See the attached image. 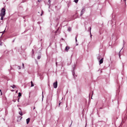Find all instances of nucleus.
I'll return each instance as SVG.
<instances>
[{
	"label": "nucleus",
	"instance_id": "1",
	"mask_svg": "<svg viewBox=\"0 0 127 127\" xmlns=\"http://www.w3.org/2000/svg\"><path fill=\"white\" fill-rule=\"evenodd\" d=\"M5 9L4 8H3L1 9L0 15L5 16Z\"/></svg>",
	"mask_w": 127,
	"mask_h": 127
},
{
	"label": "nucleus",
	"instance_id": "2",
	"mask_svg": "<svg viewBox=\"0 0 127 127\" xmlns=\"http://www.w3.org/2000/svg\"><path fill=\"white\" fill-rule=\"evenodd\" d=\"M53 86L54 88H57L58 86V82L57 81L53 83Z\"/></svg>",
	"mask_w": 127,
	"mask_h": 127
},
{
	"label": "nucleus",
	"instance_id": "3",
	"mask_svg": "<svg viewBox=\"0 0 127 127\" xmlns=\"http://www.w3.org/2000/svg\"><path fill=\"white\" fill-rule=\"evenodd\" d=\"M85 11V9H83L81 11V13L80 14V16H81L84 13Z\"/></svg>",
	"mask_w": 127,
	"mask_h": 127
},
{
	"label": "nucleus",
	"instance_id": "4",
	"mask_svg": "<svg viewBox=\"0 0 127 127\" xmlns=\"http://www.w3.org/2000/svg\"><path fill=\"white\" fill-rule=\"evenodd\" d=\"M74 67L73 68V71H72V73L73 75V76L74 77V78H75V77L77 76V75H75V73H74Z\"/></svg>",
	"mask_w": 127,
	"mask_h": 127
},
{
	"label": "nucleus",
	"instance_id": "5",
	"mask_svg": "<svg viewBox=\"0 0 127 127\" xmlns=\"http://www.w3.org/2000/svg\"><path fill=\"white\" fill-rule=\"evenodd\" d=\"M103 58H102L101 59H100L99 61V64H101L103 62Z\"/></svg>",
	"mask_w": 127,
	"mask_h": 127
},
{
	"label": "nucleus",
	"instance_id": "6",
	"mask_svg": "<svg viewBox=\"0 0 127 127\" xmlns=\"http://www.w3.org/2000/svg\"><path fill=\"white\" fill-rule=\"evenodd\" d=\"M69 49V47L68 46H66L65 48V50L67 52Z\"/></svg>",
	"mask_w": 127,
	"mask_h": 127
},
{
	"label": "nucleus",
	"instance_id": "7",
	"mask_svg": "<svg viewBox=\"0 0 127 127\" xmlns=\"http://www.w3.org/2000/svg\"><path fill=\"white\" fill-rule=\"evenodd\" d=\"M30 121V118H28L27 119H26V122H27V124H28Z\"/></svg>",
	"mask_w": 127,
	"mask_h": 127
},
{
	"label": "nucleus",
	"instance_id": "8",
	"mask_svg": "<svg viewBox=\"0 0 127 127\" xmlns=\"http://www.w3.org/2000/svg\"><path fill=\"white\" fill-rule=\"evenodd\" d=\"M4 16H5L0 15V16H1V19H0L1 20H2L3 19V17Z\"/></svg>",
	"mask_w": 127,
	"mask_h": 127
},
{
	"label": "nucleus",
	"instance_id": "9",
	"mask_svg": "<svg viewBox=\"0 0 127 127\" xmlns=\"http://www.w3.org/2000/svg\"><path fill=\"white\" fill-rule=\"evenodd\" d=\"M89 30H90V34L91 35V38L92 35H91V27H89Z\"/></svg>",
	"mask_w": 127,
	"mask_h": 127
},
{
	"label": "nucleus",
	"instance_id": "10",
	"mask_svg": "<svg viewBox=\"0 0 127 127\" xmlns=\"http://www.w3.org/2000/svg\"><path fill=\"white\" fill-rule=\"evenodd\" d=\"M71 30V28L70 27H68V30L69 31H70Z\"/></svg>",
	"mask_w": 127,
	"mask_h": 127
},
{
	"label": "nucleus",
	"instance_id": "11",
	"mask_svg": "<svg viewBox=\"0 0 127 127\" xmlns=\"http://www.w3.org/2000/svg\"><path fill=\"white\" fill-rule=\"evenodd\" d=\"M19 114L21 116L23 115L22 112L21 111L20 112H19Z\"/></svg>",
	"mask_w": 127,
	"mask_h": 127
},
{
	"label": "nucleus",
	"instance_id": "12",
	"mask_svg": "<svg viewBox=\"0 0 127 127\" xmlns=\"http://www.w3.org/2000/svg\"><path fill=\"white\" fill-rule=\"evenodd\" d=\"M31 86L32 87H33L34 86V85L33 84V82L32 81H31Z\"/></svg>",
	"mask_w": 127,
	"mask_h": 127
},
{
	"label": "nucleus",
	"instance_id": "13",
	"mask_svg": "<svg viewBox=\"0 0 127 127\" xmlns=\"http://www.w3.org/2000/svg\"><path fill=\"white\" fill-rule=\"evenodd\" d=\"M21 96V94L20 92L18 93V96L20 97Z\"/></svg>",
	"mask_w": 127,
	"mask_h": 127
},
{
	"label": "nucleus",
	"instance_id": "14",
	"mask_svg": "<svg viewBox=\"0 0 127 127\" xmlns=\"http://www.w3.org/2000/svg\"><path fill=\"white\" fill-rule=\"evenodd\" d=\"M40 58H41L40 56H38L37 57V59H40Z\"/></svg>",
	"mask_w": 127,
	"mask_h": 127
},
{
	"label": "nucleus",
	"instance_id": "15",
	"mask_svg": "<svg viewBox=\"0 0 127 127\" xmlns=\"http://www.w3.org/2000/svg\"><path fill=\"white\" fill-rule=\"evenodd\" d=\"M78 1V0H74V1L75 3H77Z\"/></svg>",
	"mask_w": 127,
	"mask_h": 127
},
{
	"label": "nucleus",
	"instance_id": "16",
	"mask_svg": "<svg viewBox=\"0 0 127 127\" xmlns=\"http://www.w3.org/2000/svg\"><path fill=\"white\" fill-rule=\"evenodd\" d=\"M77 36H78V35H77L75 37V41H76V42L77 41Z\"/></svg>",
	"mask_w": 127,
	"mask_h": 127
},
{
	"label": "nucleus",
	"instance_id": "17",
	"mask_svg": "<svg viewBox=\"0 0 127 127\" xmlns=\"http://www.w3.org/2000/svg\"><path fill=\"white\" fill-rule=\"evenodd\" d=\"M97 59H98V60H99L100 59V56H98L97 57Z\"/></svg>",
	"mask_w": 127,
	"mask_h": 127
},
{
	"label": "nucleus",
	"instance_id": "18",
	"mask_svg": "<svg viewBox=\"0 0 127 127\" xmlns=\"http://www.w3.org/2000/svg\"><path fill=\"white\" fill-rule=\"evenodd\" d=\"M11 87H12L13 89H14L15 87V86L14 85H13V86H11Z\"/></svg>",
	"mask_w": 127,
	"mask_h": 127
},
{
	"label": "nucleus",
	"instance_id": "19",
	"mask_svg": "<svg viewBox=\"0 0 127 127\" xmlns=\"http://www.w3.org/2000/svg\"><path fill=\"white\" fill-rule=\"evenodd\" d=\"M59 65H61L62 67L63 66V63H62L61 64H59Z\"/></svg>",
	"mask_w": 127,
	"mask_h": 127
},
{
	"label": "nucleus",
	"instance_id": "20",
	"mask_svg": "<svg viewBox=\"0 0 127 127\" xmlns=\"http://www.w3.org/2000/svg\"><path fill=\"white\" fill-rule=\"evenodd\" d=\"M0 46L2 45V43L0 41Z\"/></svg>",
	"mask_w": 127,
	"mask_h": 127
},
{
	"label": "nucleus",
	"instance_id": "21",
	"mask_svg": "<svg viewBox=\"0 0 127 127\" xmlns=\"http://www.w3.org/2000/svg\"><path fill=\"white\" fill-rule=\"evenodd\" d=\"M42 14H43V11H42L41 13L40 14V15L41 16H42Z\"/></svg>",
	"mask_w": 127,
	"mask_h": 127
},
{
	"label": "nucleus",
	"instance_id": "22",
	"mask_svg": "<svg viewBox=\"0 0 127 127\" xmlns=\"http://www.w3.org/2000/svg\"><path fill=\"white\" fill-rule=\"evenodd\" d=\"M43 92H42V99H43Z\"/></svg>",
	"mask_w": 127,
	"mask_h": 127
},
{
	"label": "nucleus",
	"instance_id": "23",
	"mask_svg": "<svg viewBox=\"0 0 127 127\" xmlns=\"http://www.w3.org/2000/svg\"><path fill=\"white\" fill-rule=\"evenodd\" d=\"M18 67L19 68V69H20V66H18Z\"/></svg>",
	"mask_w": 127,
	"mask_h": 127
},
{
	"label": "nucleus",
	"instance_id": "24",
	"mask_svg": "<svg viewBox=\"0 0 127 127\" xmlns=\"http://www.w3.org/2000/svg\"><path fill=\"white\" fill-rule=\"evenodd\" d=\"M48 2H49V3H50L51 2L50 0H48Z\"/></svg>",
	"mask_w": 127,
	"mask_h": 127
},
{
	"label": "nucleus",
	"instance_id": "25",
	"mask_svg": "<svg viewBox=\"0 0 127 127\" xmlns=\"http://www.w3.org/2000/svg\"><path fill=\"white\" fill-rule=\"evenodd\" d=\"M119 57L120 58V59L121 58H120V54H119Z\"/></svg>",
	"mask_w": 127,
	"mask_h": 127
},
{
	"label": "nucleus",
	"instance_id": "26",
	"mask_svg": "<svg viewBox=\"0 0 127 127\" xmlns=\"http://www.w3.org/2000/svg\"><path fill=\"white\" fill-rule=\"evenodd\" d=\"M123 45H124L125 44V41H124V40H123Z\"/></svg>",
	"mask_w": 127,
	"mask_h": 127
},
{
	"label": "nucleus",
	"instance_id": "27",
	"mask_svg": "<svg viewBox=\"0 0 127 127\" xmlns=\"http://www.w3.org/2000/svg\"><path fill=\"white\" fill-rule=\"evenodd\" d=\"M22 65L23 66V68H24V64L23 63L22 64Z\"/></svg>",
	"mask_w": 127,
	"mask_h": 127
},
{
	"label": "nucleus",
	"instance_id": "28",
	"mask_svg": "<svg viewBox=\"0 0 127 127\" xmlns=\"http://www.w3.org/2000/svg\"><path fill=\"white\" fill-rule=\"evenodd\" d=\"M72 122H71V125H70V126H69V127H70V126H71V124H72Z\"/></svg>",
	"mask_w": 127,
	"mask_h": 127
},
{
	"label": "nucleus",
	"instance_id": "29",
	"mask_svg": "<svg viewBox=\"0 0 127 127\" xmlns=\"http://www.w3.org/2000/svg\"><path fill=\"white\" fill-rule=\"evenodd\" d=\"M41 1V0H38V1L39 2L40 1Z\"/></svg>",
	"mask_w": 127,
	"mask_h": 127
},
{
	"label": "nucleus",
	"instance_id": "30",
	"mask_svg": "<svg viewBox=\"0 0 127 127\" xmlns=\"http://www.w3.org/2000/svg\"><path fill=\"white\" fill-rule=\"evenodd\" d=\"M56 65L57 66V62H56Z\"/></svg>",
	"mask_w": 127,
	"mask_h": 127
},
{
	"label": "nucleus",
	"instance_id": "31",
	"mask_svg": "<svg viewBox=\"0 0 127 127\" xmlns=\"http://www.w3.org/2000/svg\"><path fill=\"white\" fill-rule=\"evenodd\" d=\"M0 93H1V95H2V93L1 92Z\"/></svg>",
	"mask_w": 127,
	"mask_h": 127
},
{
	"label": "nucleus",
	"instance_id": "32",
	"mask_svg": "<svg viewBox=\"0 0 127 127\" xmlns=\"http://www.w3.org/2000/svg\"><path fill=\"white\" fill-rule=\"evenodd\" d=\"M16 101V100H14V102H15Z\"/></svg>",
	"mask_w": 127,
	"mask_h": 127
},
{
	"label": "nucleus",
	"instance_id": "33",
	"mask_svg": "<svg viewBox=\"0 0 127 127\" xmlns=\"http://www.w3.org/2000/svg\"><path fill=\"white\" fill-rule=\"evenodd\" d=\"M35 108V107H34L33 108V110H34Z\"/></svg>",
	"mask_w": 127,
	"mask_h": 127
},
{
	"label": "nucleus",
	"instance_id": "34",
	"mask_svg": "<svg viewBox=\"0 0 127 127\" xmlns=\"http://www.w3.org/2000/svg\"><path fill=\"white\" fill-rule=\"evenodd\" d=\"M3 34V33H2V34H1V36H2V34Z\"/></svg>",
	"mask_w": 127,
	"mask_h": 127
},
{
	"label": "nucleus",
	"instance_id": "35",
	"mask_svg": "<svg viewBox=\"0 0 127 127\" xmlns=\"http://www.w3.org/2000/svg\"><path fill=\"white\" fill-rule=\"evenodd\" d=\"M60 103H59V106H60Z\"/></svg>",
	"mask_w": 127,
	"mask_h": 127
},
{
	"label": "nucleus",
	"instance_id": "36",
	"mask_svg": "<svg viewBox=\"0 0 127 127\" xmlns=\"http://www.w3.org/2000/svg\"><path fill=\"white\" fill-rule=\"evenodd\" d=\"M19 109L21 110V109L20 108H19Z\"/></svg>",
	"mask_w": 127,
	"mask_h": 127
},
{
	"label": "nucleus",
	"instance_id": "37",
	"mask_svg": "<svg viewBox=\"0 0 127 127\" xmlns=\"http://www.w3.org/2000/svg\"><path fill=\"white\" fill-rule=\"evenodd\" d=\"M0 92H1V90H0Z\"/></svg>",
	"mask_w": 127,
	"mask_h": 127
},
{
	"label": "nucleus",
	"instance_id": "38",
	"mask_svg": "<svg viewBox=\"0 0 127 127\" xmlns=\"http://www.w3.org/2000/svg\"><path fill=\"white\" fill-rule=\"evenodd\" d=\"M2 32H0V33H2Z\"/></svg>",
	"mask_w": 127,
	"mask_h": 127
},
{
	"label": "nucleus",
	"instance_id": "39",
	"mask_svg": "<svg viewBox=\"0 0 127 127\" xmlns=\"http://www.w3.org/2000/svg\"><path fill=\"white\" fill-rule=\"evenodd\" d=\"M18 102H19V100L18 99Z\"/></svg>",
	"mask_w": 127,
	"mask_h": 127
},
{
	"label": "nucleus",
	"instance_id": "40",
	"mask_svg": "<svg viewBox=\"0 0 127 127\" xmlns=\"http://www.w3.org/2000/svg\"><path fill=\"white\" fill-rule=\"evenodd\" d=\"M20 98V97H19L18 99V100H19V98Z\"/></svg>",
	"mask_w": 127,
	"mask_h": 127
},
{
	"label": "nucleus",
	"instance_id": "41",
	"mask_svg": "<svg viewBox=\"0 0 127 127\" xmlns=\"http://www.w3.org/2000/svg\"><path fill=\"white\" fill-rule=\"evenodd\" d=\"M100 109H102V108H101V107H100Z\"/></svg>",
	"mask_w": 127,
	"mask_h": 127
},
{
	"label": "nucleus",
	"instance_id": "42",
	"mask_svg": "<svg viewBox=\"0 0 127 127\" xmlns=\"http://www.w3.org/2000/svg\"><path fill=\"white\" fill-rule=\"evenodd\" d=\"M126 0H124L125 1H126Z\"/></svg>",
	"mask_w": 127,
	"mask_h": 127
},
{
	"label": "nucleus",
	"instance_id": "43",
	"mask_svg": "<svg viewBox=\"0 0 127 127\" xmlns=\"http://www.w3.org/2000/svg\"><path fill=\"white\" fill-rule=\"evenodd\" d=\"M78 45V44H77L76 45Z\"/></svg>",
	"mask_w": 127,
	"mask_h": 127
},
{
	"label": "nucleus",
	"instance_id": "44",
	"mask_svg": "<svg viewBox=\"0 0 127 127\" xmlns=\"http://www.w3.org/2000/svg\"><path fill=\"white\" fill-rule=\"evenodd\" d=\"M122 50V49L120 50V51L119 52H120V51H121V50Z\"/></svg>",
	"mask_w": 127,
	"mask_h": 127
},
{
	"label": "nucleus",
	"instance_id": "45",
	"mask_svg": "<svg viewBox=\"0 0 127 127\" xmlns=\"http://www.w3.org/2000/svg\"><path fill=\"white\" fill-rule=\"evenodd\" d=\"M60 59L61 60V58H60Z\"/></svg>",
	"mask_w": 127,
	"mask_h": 127
}]
</instances>
